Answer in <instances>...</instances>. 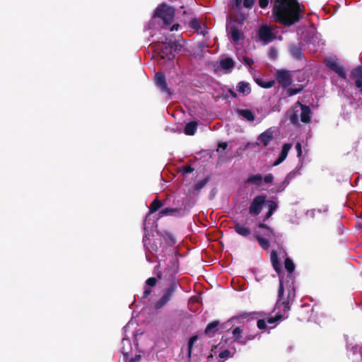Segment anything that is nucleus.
<instances>
[{"label":"nucleus","mask_w":362,"mask_h":362,"mask_svg":"<svg viewBox=\"0 0 362 362\" xmlns=\"http://www.w3.org/2000/svg\"><path fill=\"white\" fill-rule=\"evenodd\" d=\"M140 359V356H136L135 358L136 361H139Z\"/></svg>","instance_id":"nucleus-54"},{"label":"nucleus","mask_w":362,"mask_h":362,"mask_svg":"<svg viewBox=\"0 0 362 362\" xmlns=\"http://www.w3.org/2000/svg\"><path fill=\"white\" fill-rule=\"evenodd\" d=\"M270 54H271V55L275 56L276 55V51L274 49H270Z\"/></svg>","instance_id":"nucleus-52"},{"label":"nucleus","mask_w":362,"mask_h":362,"mask_svg":"<svg viewBox=\"0 0 362 362\" xmlns=\"http://www.w3.org/2000/svg\"><path fill=\"white\" fill-rule=\"evenodd\" d=\"M296 149L297 151V156L300 157L302 154V148L300 143L298 142L296 145Z\"/></svg>","instance_id":"nucleus-41"},{"label":"nucleus","mask_w":362,"mask_h":362,"mask_svg":"<svg viewBox=\"0 0 362 362\" xmlns=\"http://www.w3.org/2000/svg\"><path fill=\"white\" fill-rule=\"evenodd\" d=\"M197 129V123L196 122H190L187 123L185 128V133L187 135H193Z\"/></svg>","instance_id":"nucleus-20"},{"label":"nucleus","mask_w":362,"mask_h":362,"mask_svg":"<svg viewBox=\"0 0 362 362\" xmlns=\"http://www.w3.org/2000/svg\"><path fill=\"white\" fill-rule=\"evenodd\" d=\"M274 138V131L268 129L262 133L258 137V144H262L264 146H267Z\"/></svg>","instance_id":"nucleus-12"},{"label":"nucleus","mask_w":362,"mask_h":362,"mask_svg":"<svg viewBox=\"0 0 362 362\" xmlns=\"http://www.w3.org/2000/svg\"><path fill=\"white\" fill-rule=\"evenodd\" d=\"M193 170H194V169L189 165L185 166L181 169V171L183 175H187L188 173H190L193 172Z\"/></svg>","instance_id":"nucleus-38"},{"label":"nucleus","mask_w":362,"mask_h":362,"mask_svg":"<svg viewBox=\"0 0 362 362\" xmlns=\"http://www.w3.org/2000/svg\"><path fill=\"white\" fill-rule=\"evenodd\" d=\"M161 206H162V203L158 199H155L151 203V206H150L149 214L146 216V218L144 221V228L145 230H147L148 228V219L150 217V214L156 212L160 207H161Z\"/></svg>","instance_id":"nucleus-17"},{"label":"nucleus","mask_w":362,"mask_h":362,"mask_svg":"<svg viewBox=\"0 0 362 362\" xmlns=\"http://www.w3.org/2000/svg\"><path fill=\"white\" fill-rule=\"evenodd\" d=\"M151 289L149 288H146L144 292V295L145 297H147L150 293H151Z\"/></svg>","instance_id":"nucleus-49"},{"label":"nucleus","mask_w":362,"mask_h":362,"mask_svg":"<svg viewBox=\"0 0 362 362\" xmlns=\"http://www.w3.org/2000/svg\"><path fill=\"white\" fill-rule=\"evenodd\" d=\"M256 238L262 248L267 249L269 247L270 240L268 238H263L260 235H257Z\"/></svg>","instance_id":"nucleus-27"},{"label":"nucleus","mask_w":362,"mask_h":362,"mask_svg":"<svg viewBox=\"0 0 362 362\" xmlns=\"http://www.w3.org/2000/svg\"><path fill=\"white\" fill-rule=\"evenodd\" d=\"M356 86L357 88L361 89L362 93V79H356Z\"/></svg>","instance_id":"nucleus-45"},{"label":"nucleus","mask_w":362,"mask_h":362,"mask_svg":"<svg viewBox=\"0 0 362 362\" xmlns=\"http://www.w3.org/2000/svg\"><path fill=\"white\" fill-rule=\"evenodd\" d=\"M177 286L175 284H172L165 291L163 296L155 303V308L156 310L160 309L165 305L170 300L173 294L175 291Z\"/></svg>","instance_id":"nucleus-9"},{"label":"nucleus","mask_w":362,"mask_h":362,"mask_svg":"<svg viewBox=\"0 0 362 362\" xmlns=\"http://www.w3.org/2000/svg\"><path fill=\"white\" fill-rule=\"evenodd\" d=\"M175 8L165 4H163L157 7L156 9L153 18H159L163 21V28H166L170 25L175 16Z\"/></svg>","instance_id":"nucleus-6"},{"label":"nucleus","mask_w":362,"mask_h":362,"mask_svg":"<svg viewBox=\"0 0 362 362\" xmlns=\"http://www.w3.org/2000/svg\"><path fill=\"white\" fill-rule=\"evenodd\" d=\"M234 229L237 233L244 237L248 236L251 232L249 227L240 223H235L234 226Z\"/></svg>","instance_id":"nucleus-18"},{"label":"nucleus","mask_w":362,"mask_h":362,"mask_svg":"<svg viewBox=\"0 0 362 362\" xmlns=\"http://www.w3.org/2000/svg\"><path fill=\"white\" fill-rule=\"evenodd\" d=\"M122 344L123 346L122 348V352L124 354V357H127V355L129 354V349H126L125 346H131L130 340L125 337L122 339Z\"/></svg>","instance_id":"nucleus-28"},{"label":"nucleus","mask_w":362,"mask_h":362,"mask_svg":"<svg viewBox=\"0 0 362 362\" xmlns=\"http://www.w3.org/2000/svg\"><path fill=\"white\" fill-rule=\"evenodd\" d=\"M259 228L262 230L261 231H257V235H265L267 238H268L269 240H275V234L274 230L266 226L264 224H259Z\"/></svg>","instance_id":"nucleus-14"},{"label":"nucleus","mask_w":362,"mask_h":362,"mask_svg":"<svg viewBox=\"0 0 362 362\" xmlns=\"http://www.w3.org/2000/svg\"><path fill=\"white\" fill-rule=\"evenodd\" d=\"M299 91H300V90H291V92H290V94H289V95H294V94H296V93H298Z\"/></svg>","instance_id":"nucleus-50"},{"label":"nucleus","mask_w":362,"mask_h":362,"mask_svg":"<svg viewBox=\"0 0 362 362\" xmlns=\"http://www.w3.org/2000/svg\"><path fill=\"white\" fill-rule=\"evenodd\" d=\"M287 116L293 124H298L299 121L308 123L310 121V110L308 106L298 102L288 111Z\"/></svg>","instance_id":"nucleus-4"},{"label":"nucleus","mask_w":362,"mask_h":362,"mask_svg":"<svg viewBox=\"0 0 362 362\" xmlns=\"http://www.w3.org/2000/svg\"><path fill=\"white\" fill-rule=\"evenodd\" d=\"M189 26L193 29H199L200 25L197 19L194 18L189 21Z\"/></svg>","instance_id":"nucleus-35"},{"label":"nucleus","mask_w":362,"mask_h":362,"mask_svg":"<svg viewBox=\"0 0 362 362\" xmlns=\"http://www.w3.org/2000/svg\"><path fill=\"white\" fill-rule=\"evenodd\" d=\"M241 3H242V0H234V5L237 8H239L240 6Z\"/></svg>","instance_id":"nucleus-48"},{"label":"nucleus","mask_w":362,"mask_h":362,"mask_svg":"<svg viewBox=\"0 0 362 362\" xmlns=\"http://www.w3.org/2000/svg\"><path fill=\"white\" fill-rule=\"evenodd\" d=\"M303 7L296 0H276L273 14L277 21L291 25L298 21Z\"/></svg>","instance_id":"nucleus-2"},{"label":"nucleus","mask_w":362,"mask_h":362,"mask_svg":"<svg viewBox=\"0 0 362 362\" xmlns=\"http://www.w3.org/2000/svg\"><path fill=\"white\" fill-rule=\"evenodd\" d=\"M256 82L262 87L263 88H271L274 84V82L273 81H269L268 82L264 83L262 81L261 79L257 78Z\"/></svg>","instance_id":"nucleus-32"},{"label":"nucleus","mask_w":362,"mask_h":362,"mask_svg":"<svg viewBox=\"0 0 362 362\" xmlns=\"http://www.w3.org/2000/svg\"><path fill=\"white\" fill-rule=\"evenodd\" d=\"M175 212V210L173 209H164L162 211H160L159 214L160 216H167V215H171Z\"/></svg>","instance_id":"nucleus-34"},{"label":"nucleus","mask_w":362,"mask_h":362,"mask_svg":"<svg viewBox=\"0 0 362 362\" xmlns=\"http://www.w3.org/2000/svg\"><path fill=\"white\" fill-rule=\"evenodd\" d=\"M285 268L289 274L287 276L286 281H284L280 277L279 298L274 308L275 316L259 320L257 325L259 329H272L276 326L279 322L288 317L290 310L289 303L295 297L294 281L291 275L295 269V266L289 258L285 259Z\"/></svg>","instance_id":"nucleus-1"},{"label":"nucleus","mask_w":362,"mask_h":362,"mask_svg":"<svg viewBox=\"0 0 362 362\" xmlns=\"http://www.w3.org/2000/svg\"><path fill=\"white\" fill-rule=\"evenodd\" d=\"M238 112L240 116L249 122H252L255 119L254 114L249 110H239Z\"/></svg>","instance_id":"nucleus-21"},{"label":"nucleus","mask_w":362,"mask_h":362,"mask_svg":"<svg viewBox=\"0 0 362 362\" xmlns=\"http://www.w3.org/2000/svg\"><path fill=\"white\" fill-rule=\"evenodd\" d=\"M207 183V180L204 179L196 184L194 188L196 190H199L203 188Z\"/></svg>","instance_id":"nucleus-37"},{"label":"nucleus","mask_w":362,"mask_h":362,"mask_svg":"<svg viewBox=\"0 0 362 362\" xmlns=\"http://www.w3.org/2000/svg\"><path fill=\"white\" fill-rule=\"evenodd\" d=\"M352 75L355 79H362V67H356L352 71Z\"/></svg>","instance_id":"nucleus-31"},{"label":"nucleus","mask_w":362,"mask_h":362,"mask_svg":"<svg viewBox=\"0 0 362 362\" xmlns=\"http://www.w3.org/2000/svg\"><path fill=\"white\" fill-rule=\"evenodd\" d=\"M244 60V62L245 64H247V66H249L250 67L252 66V64H253L254 63V61L251 58H249V57H245L243 59Z\"/></svg>","instance_id":"nucleus-42"},{"label":"nucleus","mask_w":362,"mask_h":362,"mask_svg":"<svg viewBox=\"0 0 362 362\" xmlns=\"http://www.w3.org/2000/svg\"><path fill=\"white\" fill-rule=\"evenodd\" d=\"M132 325L131 322H129L124 327V332H126L127 329L130 327V325Z\"/></svg>","instance_id":"nucleus-51"},{"label":"nucleus","mask_w":362,"mask_h":362,"mask_svg":"<svg viewBox=\"0 0 362 362\" xmlns=\"http://www.w3.org/2000/svg\"><path fill=\"white\" fill-rule=\"evenodd\" d=\"M218 324V322L216 321L209 323L206 327L205 333L208 334L209 337L214 336Z\"/></svg>","instance_id":"nucleus-23"},{"label":"nucleus","mask_w":362,"mask_h":362,"mask_svg":"<svg viewBox=\"0 0 362 362\" xmlns=\"http://www.w3.org/2000/svg\"><path fill=\"white\" fill-rule=\"evenodd\" d=\"M274 177L272 174H268L264 177V182L267 183H270L273 181Z\"/></svg>","instance_id":"nucleus-43"},{"label":"nucleus","mask_w":362,"mask_h":362,"mask_svg":"<svg viewBox=\"0 0 362 362\" xmlns=\"http://www.w3.org/2000/svg\"><path fill=\"white\" fill-rule=\"evenodd\" d=\"M182 45L171 38L162 37L153 45V48L160 59L171 61L175 57V52L180 50Z\"/></svg>","instance_id":"nucleus-3"},{"label":"nucleus","mask_w":362,"mask_h":362,"mask_svg":"<svg viewBox=\"0 0 362 362\" xmlns=\"http://www.w3.org/2000/svg\"><path fill=\"white\" fill-rule=\"evenodd\" d=\"M237 88L238 90L244 95H247L250 92V88L247 83L240 82Z\"/></svg>","instance_id":"nucleus-26"},{"label":"nucleus","mask_w":362,"mask_h":362,"mask_svg":"<svg viewBox=\"0 0 362 362\" xmlns=\"http://www.w3.org/2000/svg\"><path fill=\"white\" fill-rule=\"evenodd\" d=\"M277 80L284 87L289 86L291 83L290 73L286 71H278Z\"/></svg>","instance_id":"nucleus-13"},{"label":"nucleus","mask_w":362,"mask_h":362,"mask_svg":"<svg viewBox=\"0 0 362 362\" xmlns=\"http://www.w3.org/2000/svg\"><path fill=\"white\" fill-rule=\"evenodd\" d=\"M180 25L179 24H174L172 27H170V31H175L179 29Z\"/></svg>","instance_id":"nucleus-46"},{"label":"nucleus","mask_w":362,"mask_h":362,"mask_svg":"<svg viewBox=\"0 0 362 362\" xmlns=\"http://www.w3.org/2000/svg\"><path fill=\"white\" fill-rule=\"evenodd\" d=\"M146 283L148 286H153L156 284V279L154 277L149 278L146 280Z\"/></svg>","instance_id":"nucleus-39"},{"label":"nucleus","mask_w":362,"mask_h":362,"mask_svg":"<svg viewBox=\"0 0 362 362\" xmlns=\"http://www.w3.org/2000/svg\"><path fill=\"white\" fill-rule=\"evenodd\" d=\"M152 25H153V23H151L148 25L147 29H148V30H152V29H153Z\"/></svg>","instance_id":"nucleus-53"},{"label":"nucleus","mask_w":362,"mask_h":362,"mask_svg":"<svg viewBox=\"0 0 362 362\" xmlns=\"http://www.w3.org/2000/svg\"><path fill=\"white\" fill-rule=\"evenodd\" d=\"M255 0H244V6L246 8H251L254 4Z\"/></svg>","instance_id":"nucleus-40"},{"label":"nucleus","mask_w":362,"mask_h":362,"mask_svg":"<svg viewBox=\"0 0 362 362\" xmlns=\"http://www.w3.org/2000/svg\"><path fill=\"white\" fill-rule=\"evenodd\" d=\"M276 28L262 25L259 30V38L265 42H269L275 39L281 40V37L276 35Z\"/></svg>","instance_id":"nucleus-7"},{"label":"nucleus","mask_w":362,"mask_h":362,"mask_svg":"<svg viewBox=\"0 0 362 362\" xmlns=\"http://www.w3.org/2000/svg\"><path fill=\"white\" fill-rule=\"evenodd\" d=\"M325 64L331 70L337 74L339 76L345 78L346 73L344 68L339 64L336 57H330L325 59Z\"/></svg>","instance_id":"nucleus-8"},{"label":"nucleus","mask_w":362,"mask_h":362,"mask_svg":"<svg viewBox=\"0 0 362 362\" xmlns=\"http://www.w3.org/2000/svg\"><path fill=\"white\" fill-rule=\"evenodd\" d=\"M259 4L262 8H265L269 4V0H259Z\"/></svg>","instance_id":"nucleus-44"},{"label":"nucleus","mask_w":362,"mask_h":362,"mask_svg":"<svg viewBox=\"0 0 362 362\" xmlns=\"http://www.w3.org/2000/svg\"><path fill=\"white\" fill-rule=\"evenodd\" d=\"M227 30L231 40L235 45H238L243 40V33L234 23L230 22L227 25Z\"/></svg>","instance_id":"nucleus-10"},{"label":"nucleus","mask_w":362,"mask_h":362,"mask_svg":"<svg viewBox=\"0 0 362 362\" xmlns=\"http://www.w3.org/2000/svg\"><path fill=\"white\" fill-rule=\"evenodd\" d=\"M143 242H144V246L146 247V249L150 251L151 252H156V250L154 249V247L151 245H148L147 244V235H145L144 239H143Z\"/></svg>","instance_id":"nucleus-36"},{"label":"nucleus","mask_w":362,"mask_h":362,"mask_svg":"<svg viewBox=\"0 0 362 362\" xmlns=\"http://www.w3.org/2000/svg\"><path fill=\"white\" fill-rule=\"evenodd\" d=\"M227 147V144L226 143H222L221 144L218 145V151H219L221 148L223 149V150H225Z\"/></svg>","instance_id":"nucleus-47"},{"label":"nucleus","mask_w":362,"mask_h":362,"mask_svg":"<svg viewBox=\"0 0 362 362\" xmlns=\"http://www.w3.org/2000/svg\"><path fill=\"white\" fill-rule=\"evenodd\" d=\"M353 360L355 362H362V348L359 346H356L353 351Z\"/></svg>","instance_id":"nucleus-22"},{"label":"nucleus","mask_w":362,"mask_h":362,"mask_svg":"<svg viewBox=\"0 0 362 362\" xmlns=\"http://www.w3.org/2000/svg\"><path fill=\"white\" fill-rule=\"evenodd\" d=\"M233 355V353L231 352L230 351L224 350V351H221L218 356L221 358H228L232 357Z\"/></svg>","instance_id":"nucleus-33"},{"label":"nucleus","mask_w":362,"mask_h":362,"mask_svg":"<svg viewBox=\"0 0 362 362\" xmlns=\"http://www.w3.org/2000/svg\"><path fill=\"white\" fill-rule=\"evenodd\" d=\"M291 147H292L291 144H285L283 146V148H282L281 152L279 155V157L273 163L274 166H276V165H279L286 158L288 153L289 151L291 150Z\"/></svg>","instance_id":"nucleus-16"},{"label":"nucleus","mask_w":362,"mask_h":362,"mask_svg":"<svg viewBox=\"0 0 362 362\" xmlns=\"http://www.w3.org/2000/svg\"><path fill=\"white\" fill-rule=\"evenodd\" d=\"M262 176L260 174L252 175L247 180V182H252L257 185H259L262 182Z\"/></svg>","instance_id":"nucleus-30"},{"label":"nucleus","mask_w":362,"mask_h":362,"mask_svg":"<svg viewBox=\"0 0 362 362\" xmlns=\"http://www.w3.org/2000/svg\"><path fill=\"white\" fill-rule=\"evenodd\" d=\"M220 64L223 69L228 70L233 67L234 62L232 59L226 58L221 61Z\"/></svg>","instance_id":"nucleus-25"},{"label":"nucleus","mask_w":362,"mask_h":362,"mask_svg":"<svg viewBox=\"0 0 362 362\" xmlns=\"http://www.w3.org/2000/svg\"><path fill=\"white\" fill-rule=\"evenodd\" d=\"M155 82L156 86L163 92L168 93L169 90L165 83V78L162 73H156L155 75Z\"/></svg>","instance_id":"nucleus-15"},{"label":"nucleus","mask_w":362,"mask_h":362,"mask_svg":"<svg viewBox=\"0 0 362 362\" xmlns=\"http://www.w3.org/2000/svg\"><path fill=\"white\" fill-rule=\"evenodd\" d=\"M290 52L291 55L297 59H300L303 55L301 49L295 45H291L290 47Z\"/></svg>","instance_id":"nucleus-24"},{"label":"nucleus","mask_w":362,"mask_h":362,"mask_svg":"<svg viewBox=\"0 0 362 362\" xmlns=\"http://www.w3.org/2000/svg\"><path fill=\"white\" fill-rule=\"evenodd\" d=\"M271 262L276 272L279 273L281 270V263L278 259L277 254L275 251L271 252Z\"/></svg>","instance_id":"nucleus-19"},{"label":"nucleus","mask_w":362,"mask_h":362,"mask_svg":"<svg viewBox=\"0 0 362 362\" xmlns=\"http://www.w3.org/2000/svg\"><path fill=\"white\" fill-rule=\"evenodd\" d=\"M232 336L235 341H238L240 344H245L249 340H252L254 337L248 336L245 338L243 337V329L240 327H237L233 329Z\"/></svg>","instance_id":"nucleus-11"},{"label":"nucleus","mask_w":362,"mask_h":362,"mask_svg":"<svg viewBox=\"0 0 362 362\" xmlns=\"http://www.w3.org/2000/svg\"><path fill=\"white\" fill-rule=\"evenodd\" d=\"M197 339H198V336L194 335V336H192L189 340L188 347H187V355H188L189 358H191L193 344L197 341Z\"/></svg>","instance_id":"nucleus-29"},{"label":"nucleus","mask_w":362,"mask_h":362,"mask_svg":"<svg viewBox=\"0 0 362 362\" xmlns=\"http://www.w3.org/2000/svg\"><path fill=\"white\" fill-rule=\"evenodd\" d=\"M264 204L269 209L266 216V218H269L272 215L273 211L276 209L277 204L274 201L265 202V199L263 196H258L254 199L250 207V213L255 216L259 214Z\"/></svg>","instance_id":"nucleus-5"}]
</instances>
